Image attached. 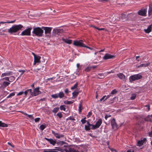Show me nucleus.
Masks as SVG:
<instances>
[{
    "instance_id": "1a4fd4ad",
    "label": "nucleus",
    "mask_w": 152,
    "mask_h": 152,
    "mask_svg": "<svg viewBox=\"0 0 152 152\" xmlns=\"http://www.w3.org/2000/svg\"><path fill=\"white\" fill-rule=\"evenodd\" d=\"M39 87H38L34 89L32 93H31L32 96H36L41 93V91H39Z\"/></svg>"
},
{
    "instance_id": "72a5a7b5",
    "label": "nucleus",
    "mask_w": 152,
    "mask_h": 152,
    "mask_svg": "<svg viewBox=\"0 0 152 152\" xmlns=\"http://www.w3.org/2000/svg\"><path fill=\"white\" fill-rule=\"evenodd\" d=\"M65 142L63 141H60L59 142H56V143H57L58 145H63L64 144H65Z\"/></svg>"
},
{
    "instance_id": "4c0bfd02",
    "label": "nucleus",
    "mask_w": 152,
    "mask_h": 152,
    "mask_svg": "<svg viewBox=\"0 0 152 152\" xmlns=\"http://www.w3.org/2000/svg\"><path fill=\"white\" fill-rule=\"evenodd\" d=\"M51 96L52 98L54 99H56L58 97V94H52L51 95Z\"/></svg>"
},
{
    "instance_id": "864d4df0",
    "label": "nucleus",
    "mask_w": 152,
    "mask_h": 152,
    "mask_svg": "<svg viewBox=\"0 0 152 152\" xmlns=\"http://www.w3.org/2000/svg\"><path fill=\"white\" fill-rule=\"evenodd\" d=\"M87 126H89L90 127L92 126V128H93V126L94 125H92V124H90L89 123V121H87Z\"/></svg>"
},
{
    "instance_id": "ddd939ff",
    "label": "nucleus",
    "mask_w": 152,
    "mask_h": 152,
    "mask_svg": "<svg viewBox=\"0 0 152 152\" xmlns=\"http://www.w3.org/2000/svg\"><path fill=\"white\" fill-rule=\"evenodd\" d=\"M115 57L114 56L110 55L109 53H106L103 57V59L104 60L112 59L113 58Z\"/></svg>"
},
{
    "instance_id": "a19ab883",
    "label": "nucleus",
    "mask_w": 152,
    "mask_h": 152,
    "mask_svg": "<svg viewBox=\"0 0 152 152\" xmlns=\"http://www.w3.org/2000/svg\"><path fill=\"white\" fill-rule=\"evenodd\" d=\"M15 78L14 76H11L10 77V82H12L14 80H15Z\"/></svg>"
},
{
    "instance_id": "a211bd4d",
    "label": "nucleus",
    "mask_w": 152,
    "mask_h": 152,
    "mask_svg": "<svg viewBox=\"0 0 152 152\" xmlns=\"http://www.w3.org/2000/svg\"><path fill=\"white\" fill-rule=\"evenodd\" d=\"M152 28V24L150 25L149 26H148L147 29H145L144 31L145 32L147 33H149L151 31V29Z\"/></svg>"
},
{
    "instance_id": "39448f33",
    "label": "nucleus",
    "mask_w": 152,
    "mask_h": 152,
    "mask_svg": "<svg viewBox=\"0 0 152 152\" xmlns=\"http://www.w3.org/2000/svg\"><path fill=\"white\" fill-rule=\"evenodd\" d=\"M63 32V29H54L53 30V34L54 36L58 37V36L60 35Z\"/></svg>"
},
{
    "instance_id": "aec40b11",
    "label": "nucleus",
    "mask_w": 152,
    "mask_h": 152,
    "mask_svg": "<svg viewBox=\"0 0 152 152\" xmlns=\"http://www.w3.org/2000/svg\"><path fill=\"white\" fill-rule=\"evenodd\" d=\"M62 40L65 42L70 44L72 43V40L71 39H64L63 38H62Z\"/></svg>"
},
{
    "instance_id": "69168bd1",
    "label": "nucleus",
    "mask_w": 152,
    "mask_h": 152,
    "mask_svg": "<svg viewBox=\"0 0 152 152\" xmlns=\"http://www.w3.org/2000/svg\"><path fill=\"white\" fill-rule=\"evenodd\" d=\"M64 92L66 94H67L69 92V90H68V88H66L64 91Z\"/></svg>"
},
{
    "instance_id": "7c9ffc66",
    "label": "nucleus",
    "mask_w": 152,
    "mask_h": 152,
    "mask_svg": "<svg viewBox=\"0 0 152 152\" xmlns=\"http://www.w3.org/2000/svg\"><path fill=\"white\" fill-rule=\"evenodd\" d=\"M98 75L100 77L97 76V77L99 79H102L104 78V74L102 73L99 74Z\"/></svg>"
},
{
    "instance_id": "58836bf2",
    "label": "nucleus",
    "mask_w": 152,
    "mask_h": 152,
    "mask_svg": "<svg viewBox=\"0 0 152 152\" xmlns=\"http://www.w3.org/2000/svg\"><path fill=\"white\" fill-rule=\"evenodd\" d=\"M15 92H12L10 93L8 96H7V98H9L11 97L12 96H14L15 95Z\"/></svg>"
},
{
    "instance_id": "dca6fc26",
    "label": "nucleus",
    "mask_w": 152,
    "mask_h": 152,
    "mask_svg": "<svg viewBox=\"0 0 152 152\" xmlns=\"http://www.w3.org/2000/svg\"><path fill=\"white\" fill-rule=\"evenodd\" d=\"M121 18L123 21H125L128 20L129 19L128 17V14H122L121 15Z\"/></svg>"
},
{
    "instance_id": "49530a36",
    "label": "nucleus",
    "mask_w": 152,
    "mask_h": 152,
    "mask_svg": "<svg viewBox=\"0 0 152 152\" xmlns=\"http://www.w3.org/2000/svg\"><path fill=\"white\" fill-rule=\"evenodd\" d=\"M106 95L104 96L101 99H100V101L101 102H102V101H103V102L105 100H105V99L106 98Z\"/></svg>"
},
{
    "instance_id": "e2e57ef3",
    "label": "nucleus",
    "mask_w": 152,
    "mask_h": 152,
    "mask_svg": "<svg viewBox=\"0 0 152 152\" xmlns=\"http://www.w3.org/2000/svg\"><path fill=\"white\" fill-rule=\"evenodd\" d=\"M145 107L147 108V109H148L147 111H148L150 109V105H146L145 106Z\"/></svg>"
},
{
    "instance_id": "c03bdc74",
    "label": "nucleus",
    "mask_w": 152,
    "mask_h": 152,
    "mask_svg": "<svg viewBox=\"0 0 152 152\" xmlns=\"http://www.w3.org/2000/svg\"><path fill=\"white\" fill-rule=\"evenodd\" d=\"M57 115L60 118H61L62 117V115L61 112H59L57 114Z\"/></svg>"
},
{
    "instance_id": "c756f323",
    "label": "nucleus",
    "mask_w": 152,
    "mask_h": 152,
    "mask_svg": "<svg viewBox=\"0 0 152 152\" xmlns=\"http://www.w3.org/2000/svg\"><path fill=\"white\" fill-rule=\"evenodd\" d=\"M79 93V92L77 91H75L72 93L73 96L74 97H76L78 94Z\"/></svg>"
},
{
    "instance_id": "5701e85b",
    "label": "nucleus",
    "mask_w": 152,
    "mask_h": 152,
    "mask_svg": "<svg viewBox=\"0 0 152 152\" xmlns=\"http://www.w3.org/2000/svg\"><path fill=\"white\" fill-rule=\"evenodd\" d=\"M12 72L11 71H10L7 73H2L1 75V77H4L6 76H9L12 75Z\"/></svg>"
},
{
    "instance_id": "09e8293b",
    "label": "nucleus",
    "mask_w": 152,
    "mask_h": 152,
    "mask_svg": "<svg viewBox=\"0 0 152 152\" xmlns=\"http://www.w3.org/2000/svg\"><path fill=\"white\" fill-rule=\"evenodd\" d=\"M64 103L66 104H71L73 103V102L70 101H65Z\"/></svg>"
},
{
    "instance_id": "79ce46f5",
    "label": "nucleus",
    "mask_w": 152,
    "mask_h": 152,
    "mask_svg": "<svg viewBox=\"0 0 152 152\" xmlns=\"http://www.w3.org/2000/svg\"><path fill=\"white\" fill-rule=\"evenodd\" d=\"M136 96V95L135 94H132V95L130 99L131 100H134L135 99Z\"/></svg>"
},
{
    "instance_id": "473e14b6",
    "label": "nucleus",
    "mask_w": 152,
    "mask_h": 152,
    "mask_svg": "<svg viewBox=\"0 0 152 152\" xmlns=\"http://www.w3.org/2000/svg\"><path fill=\"white\" fill-rule=\"evenodd\" d=\"M10 83L9 82H4L3 83V86L4 87H6L8 86Z\"/></svg>"
},
{
    "instance_id": "412c9836",
    "label": "nucleus",
    "mask_w": 152,
    "mask_h": 152,
    "mask_svg": "<svg viewBox=\"0 0 152 152\" xmlns=\"http://www.w3.org/2000/svg\"><path fill=\"white\" fill-rule=\"evenodd\" d=\"M148 15H152V4L150 3L149 5V10L148 11Z\"/></svg>"
},
{
    "instance_id": "b1692460",
    "label": "nucleus",
    "mask_w": 152,
    "mask_h": 152,
    "mask_svg": "<svg viewBox=\"0 0 152 152\" xmlns=\"http://www.w3.org/2000/svg\"><path fill=\"white\" fill-rule=\"evenodd\" d=\"M145 120L147 121L152 122V114L151 115H148L145 119Z\"/></svg>"
},
{
    "instance_id": "a878e982",
    "label": "nucleus",
    "mask_w": 152,
    "mask_h": 152,
    "mask_svg": "<svg viewBox=\"0 0 152 152\" xmlns=\"http://www.w3.org/2000/svg\"><path fill=\"white\" fill-rule=\"evenodd\" d=\"M144 143L143 140H139L137 142V146H142Z\"/></svg>"
},
{
    "instance_id": "423d86ee",
    "label": "nucleus",
    "mask_w": 152,
    "mask_h": 152,
    "mask_svg": "<svg viewBox=\"0 0 152 152\" xmlns=\"http://www.w3.org/2000/svg\"><path fill=\"white\" fill-rule=\"evenodd\" d=\"M73 44L75 46L83 47H84L85 45L83 43V41L82 40L74 41Z\"/></svg>"
},
{
    "instance_id": "2f4dec72",
    "label": "nucleus",
    "mask_w": 152,
    "mask_h": 152,
    "mask_svg": "<svg viewBox=\"0 0 152 152\" xmlns=\"http://www.w3.org/2000/svg\"><path fill=\"white\" fill-rule=\"evenodd\" d=\"M78 85V82H76V83L75 84V85L71 87V90H74L75 88H76L77 86Z\"/></svg>"
},
{
    "instance_id": "f3484780",
    "label": "nucleus",
    "mask_w": 152,
    "mask_h": 152,
    "mask_svg": "<svg viewBox=\"0 0 152 152\" xmlns=\"http://www.w3.org/2000/svg\"><path fill=\"white\" fill-rule=\"evenodd\" d=\"M120 16L118 15V16H114L112 18V20L113 22H116L117 21H119L120 20Z\"/></svg>"
},
{
    "instance_id": "6e6d98bb",
    "label": "nucleus",
    "mask_w": 152,
    "mask_h": 152,
    "mask_svg": "<svg viewBox=\"0 0 152 152\" xmlns=\"http://www.w3.org/2000/svg\"><path fill=\"white\" fill-rule=\"evenodd\" d=\"M40 118H35L34 121L36 122H38L40 120Z\"/></svg>"
},
{
    "instance_id": "6ab92c4d",
    "label": "nucleus",
    "mask_w": 152,
    "mask_h": 152,
    "mask_svg": "<svg viewBox=\"0 0 152 152\" xmlns=\"http://www.w3.org/2000/svg\"><path fill=\"white\" fill-rule=\"evenodd\" d=\"M136 15L135 13H131L128 14V17L129 19H133L134 17H135Z\"/></svg>"
},
{
    "instance_id": "e433bc0d",
    "label": "nucleus",
    "mask_w": 152,
    "mask_h": 152,
    "mask_svg": "<svg viewBox=\"0 0 152 152\" xmlns=\"http://www.w3.org/2000/svg\"><path fill=\"white\" fill-rule=\"evenodd\" d=\"M60 110H61L65 111L66 108H65V106L64 105H61L60 107Z\"/></svg>"
},
{
    "instance_id": "393cba45",
    "label": "nucleus",
    "mask_w": 152,
    "mask_h": 152,
    "mask_svg": "<svg viewBox=\"0 0 152 152\" xmlns=\"http://www.w3.org/2000/svg\"><path fill=\"white\" fill-rule=\"evenodd\" d=\"M150 64L149 63H146V64H140V65L138 66L137 67L138 68H139L140 67H145L146 66H149Z\"/></svg>"
},
{
    "instance_id": "ea45409f",
    "label": "nucleus",
    "mask_w": 152,
    "mask_h": 152,
    "mask_svg": "<svg viewBox=\"0 0 152 152\" xmlns=\"http://www.w3.org/2000/svg\"><path fill=\"white\" fill-rule=\"evenodd\" d=\"M46 127V126L44 125L43 124L41 125L40 126V129L42 131Z\"/></svg>"
},
{
    "instance_id": "0e129e2a",
    "label": "nucleus",
    "mask_w": 152,
    "mask_h": 152,
    "mask_svg": "<svg viewBox=\"0 0 152 152\" xmlns=\"http://www.w3.org/2000/svg\"><path fill=\"white\" fill-rule=\"evenodd\" d=\"M19 112L21 113H22L24 115H28L26 113H24V112H23V111H19Z\"/></svg>"
},
{
    "instance_id": "cd10ccee",
    "label": "nucleus",
    "mask_w": 152,
    "mask_h": 152,
    "mask_svg": "<svg viewBox=\"0 0 152 152\" xmlns=\"http://www.w3.org/2000/svg\"><path fill=\"white\" fill-rule=\"evenodd\" d=\"M58 94V97H59L60 98H61L64 97V94L63 92H60Z\"/></svg>"
},
{
    "instance_id": "2eb2a0df",
    "label": "nucleus",
    "mask_w": 152,
    "mask_h": 152,
    "mask_svg": "<svg viewBox=\"0 0 152 152\" xmlns=\"http://www.w3.org/2000/svg\"><path fill=\"white\" fill-rule=\"evenodd\" d=\"M52 133L54 134L56 138L58 139H60V138L64 137V135L62 134H60L58 133H56L55 132L53 131H52Z\"/></svg>"
},
{
    "instance_id": "5fc2aeb1",
    "label": "nucleus",
    "mask_w": 152,
    "mask_h": 152,
    "mask_svg": "<svg viewBox=\"0 0 152 152\" xmlns=\"http://www.w3.org/2000/svg\"><path fill=\"white\" fill-rule=\"evenodd\" d=\"M28 118L31 119H34V118L33 117L32 115H27Z\"/></svg>"
},
{
    "instance_id": "bb28decb",
    "label": "nucleus",
    "mask_w": 152,
    "mask_h": 152,
    "mask_svg": "<svg viewBox=\"0 0 152 152\" xmlns=\"http://www.w3.org/2000/svg\"><path fill=\"white\" fill-rule=\"evenodd\" d=\"M8 126L7 124L2 122L1 121H0V127H7Z\"/></svg>"
},
{
    "instance_id": "4d7b16f0",
    "label": "nucleus",
    "mask_w": 152,
    "mask_h": 152,
    "mask_svg": "<svg viewBox=\"0 0 152 152\" xmlns=\"http://www.w3.org/2000/svg\"><path fill=\"white\" fill-rule=\"evenodd\" d=\"M81 121L82 122V123L83 124L86 122V121L84 119H82L81 120Z\"/></svg>"
},
{
    "instance_id": "0eeeda50",
    "label": "nucleus",
    "mask_w": 152,
    "mask_h": 152,
    "mask_svg": "<svg viewBox=\"0 0 152 152\" xmlns=\"http://www.w3.org/2000/svg\"><path fill=\"white\" fill-rule=\"evenodd\" d=\"M32 29L31 27L28 28L27 29L22 31L20 34L21 36H30L31 34V30Z\"/></svg>"
},
{
    "instance_id": "f704fd0d",
    "label": "nucleus",
    "mask_w": 152,
    "mask_h": 152,
    "mask_svg": "<svg viewBox=\"0 0 152 152\" xmlns=\"http://www.w3.org/2000/svg\"><path fill=\"white\" fill-rule=\"evenodd\" d=\"M59 109L58 107H55L53 109V110L52 111L54 113H56L58 111Z\"/></svg>"
},
{
    "instance_id": "7ed1b4c3",
    "label": "nucleus",
    "mask_w": 152,
    "mask_h": 152,
    "mask_svg": "<svg viewBox=\"0 0 152 152\" xmlns=\"http://www.w3.org/2000/svg\"><path fill=\"white\" fill-rule=\"evenodd\" d=\"M43 31L45 30V36L46 37L50 38L51 36V31L52 28L47 27H42Z\"/></svg>"
},
{
    "instance_id": "774afa93",
    "label": "nucleus",
    "mask_w": 152,
    "mask_h": 152,
    "mask_svg": "<svg viewBox=\"0 0 152 152\" xmlns=\"http://www.w3.org/2000/svg\"><path fill=\"white\" fill-rule=\"evenodd\" d=\"M127 152H134V151L131 149H129L127 151Z\"/></svg>"
},
{
    "instance_id": "13d9d810",
    "label": "nucleus",
    "mask_w": 152,
    "mask_h": 152,
    "mask_svg": "<svg viewBox=\"0 0 152 152\" xmlns=\"http://www.w3.org/2000/svg\"><path fill=\"white\" fill-rule=\"evenodd\" d=\"M3 79L4 80H6V81H8L10 82V79L7 77H5Z\"/></svg>"
},
{
    "instance_id": "20e7f679",
    "label": "nucleus",
    "mask_w": 152,
    "mask_h": 152,
    "mask_svg": "<svg viewBox=\"0 0 152 152\" xmlns=\"http://www.w3.org/2000/svg\"><path fill=\"white\" fill-rule=\"evenodd\" d=\"M142 76L139 74L132 75L130 76L129 80L130 82L134 81L136 80H138L142 78Z\"/></svg>"
},
{
    "instance_id": "338daca9",
    "label": "nucleus",
    "mask_w": 152,
    "mask_h": 152,
    "mask_svg": "<svg viewBox=\"0 0 152 152\" xmlns=\"http://www.w3.org/2000/svg\"><path fill=\"white\" fill-rule=\"evenodd\" d=\"M110 96H111V95H109L106 96V98L105 99V100H106L107 99L109 98Z\"/></svg>"
},
{
    "instance_id": "f03ea898",
    "label": "nucleus",
    "mask_w": 152,
    "mask_h": 152,
    "mask_svg": "<svg viewBox=\"0 0 152 152\" xmlns=\"http://www.w3.org/2000/svg\"><path fill=\"white\" fill-rule=\"evenodd\" d=\"M23 26L21 24L16 25L13 26L8 30V32L11 34L16 33L19 30H21Z\"/></svg>"
},
{
    "instance_id": "c9c22d12",
    "label": "nucleus",
    "mask_w": 152,
    "mask_h": 152,
    "mask_svg": "<svg viewBox=\"0 0 152 152\" xmlns=\"http://www.w3.org/2000/svg\"><path fill=\"white\" fill-rule=\"evenodd\" d=\"M90 127V126H88L87 125H85V129L86 131H89L91 129Z\"/></svg>"
},
{
    "instance_id": "f8f14e48",
    "label": "nucleus",
    "mask_w": 152,
    "mask_h": 152,
    "mask_svg": "<svg viewBox=\"0 0 152 152\" xmlns=\"http://www.w3.org/2000/svg\"><path fill=\"white\" fill-rule=\"evenodd\" d=\"M102 123V120L101 119H99L98 121L96 122L95 125L93 126V128L91 129H95L99 128L101 125Z\"/></svg>"
},
{
    "instance_id": "f257e3e1",
    "label": "nucleus",
    "mask_w": 152,
    "mask_h": 152,
    "mask_svg": "<svg viewBox=\"0 0 152 152\" xmlns=\"http://www.w3.org/2000/svg\"><path fill=\"white\" fill-rule=\"evenodd\" d=\"M44 31L41 28L39 27H35L34 28L32 33L33 36L41 37L42 36Z\"/></svg>"
},
{
    "instance_id": "9d476101",
    "label": "nucleus",
    "mask_w": 152,
    "mask_h": 152,
    "mask_svg": "<svg viewBox=\"0 0 152 152\" xmlns=\"http://www.w3.org/2000/svg\"><path fill=\"white\" fill-rule=\"evenodd\" d=\"M147 12V8L141 9L138 12V14L140 15L143 16H146Z\"/></svg>"
},
{
    "instance_id": "603ef678",
    "label": "nucleus",
    "mask_w": 152,
    "mask_h": 152,
    "mask_svg": "<svg viewBox=\"0 0 152 152\" xmlns=\"http://www.w3.org/2000/svg\"><path fill=\"white\" fill-rule=\"evenodd\" d=\"M92 114V112H88V115H87V117L88 118H89V117H90L91 116V115Z\"/></svg>"
},
{
    "instance_id": "4be33fe9",
    "label": "nucleus",
    "mask_w": 152,
    "mask_h": 152,
    "mask_svg": "<svg viewBox=\"0 0 152 152\" xmlns=\"http://www.w3.org/2000/svg\"><path fill=\"white\" fill-rule=\"evenodd\" d=\"M117 75L119 77V78L121 79H124L125 78V76L123 73H119L117 74Z\"/></svg>"
},
{
    "instance_id": "3c124183",
    "label": "nucleus",
    "mask_w": 152,
    "mask_h": 152,
    "mask_svg": "<svg viewBox=\"0 0 152 152\" xmlns=\"http://www.w3.org/2000/svg\"><path fill=\"white\" fill-rule=\"evenodd\" d=\"M111 115L110 114H109V115L106 114V115H105V118L106 120H107V118H108L110 117H111Z\"/></svg>"
},
{
    "instance_id": "8fccbe9b",
    "label": "nucleus",
    "mask_w": 152,
    "mask_h": 152,
    "mask_svg": "<svg viewBox=\"0 0 152 152\" xmlns=\"http://www.w3.org/2000/svg\"><path fill=\"white\" fill-rule=\"evenodd\" d=\"M91 69V67H88L85 69V70L86 71L88 72Z\"/></svg>"
},
{
    "instance_id": "de8ad7c7",
    "label": "nucleus",
    "mask_w": 152,
    "mask_h": 152,
    "mask_svg": "<svg viewBox=\"0 0 152 152\" xmlns=\"http://www.w3.org/2000/svg\"><path fill=\"white\" fill-rule=\"evenodd\" d=\"M117 92V91L116 90V89H115L111 91V94H116Z\"/></svg>"
},
{
    "instance_id": "37998d69",
    "label": "nucleus",
    "mask_w": 152,
    "mask_h": 152,
    "mask_svg": "<svg viewBox=\"0 0 152 152\" xmlns=\"http://www.w3.org/2000/svg\"><path fill=\"white\" fill-rule=\"evenodd\" d=\"M82 107L81 104H80L79 106V112L80 113L82 111V110L83 109L82 108Z\"/></svg>"
},
{
    "instance_id": "6e6552de",
    "label": "nucleus",
    "mask_w": 152,
    "mask_h": 152,
    "mask_svg": "<svg viewBox=\"0 0 152 152\" xmlns=\"http://www.w3.org/2000/svg\"><path fill=\"white\" fill-rule=\"evenodd\" d=\"M64 147H65L64 150L66 152H79L77 150L73 148H70V147L66 145H64Z\"/></svg>"
},
{
    "instance_id": "bf43d9fd",
    "label": "nucleus",
    "mask_w": 152,
    "mask_h": 152,
    "mask_svg": "<svg viewBox=\"0 0 152 152\" xmlns=\"http://www.w3.org/2000/svg\"><path fill=\"white\" fill-rule=\"evenodd\" d=\"M24 93V92L23 91H21V92H19V93H18L17 94V96H20V95H22V94H23Z\"/></svg>"
},
{
    "instance_id": "a18cd8bd",
    "label": "nucleus",
    "mask_w": 152,
    "mask_h": 152,
    "mask_svg": "<svg viewBox=\"0 0 152 152\" xmlns=\"http://www.w3.org/2000/svg\"><path fill=\"white\" fill-rule=\"evenodd\" d=\"M53 149H48L45 150L44 151V152H53Z\"/></svg>"
},
{
    "instance_id": "c85d7f7f",
    "label": "nucleus",
    "mask_w": 152,
    "mask_h": 152,
    "mask_svg": "<svg viewBox=\"0 0 152 152\" xmlns=\"http://www.w3.org/2000/svg\"><path fill=\"white\" fill-rule=\"evenodd\" d=\"M50 143L53 145H55V144L56 143V140H54L53 139H51L50 141Z\"/></svg>"
},
{
    "instance_id": "052dcab7",
    "label": "nucleus",
    "mask_w": 152,
    "mask_h": 152,
    "mask_svg": "<svg viewBox=\"0 0 152 152\" xmlns=\"http://www.w3.org/2000/svg\"><path fill=\"white\" fill-rule=\"evenodd\" d=\"M19 72H22V73L20 75V76H21L22 74L25 72V71L23 70H19L18 71Z\"/></svg>"
},
{
    "instance_id": "680f3d73",
    "label": "nucleus",
    "mask_w": 152,
    "mask_h": 152,
    "mask_svg": "<svg viewBox=\"0 0 152 152\" xmlns=\"http://www.w3.org/2000/svg\"><path fill=\"white\" fill-rule=\"evenodd\" d=\"M27 91L28 92V93H29L31 95V93H32V89H29L27 90Z\"/></svg>"
},
{
    "instance_id": "4468645a",
    "label": "nucleus",
    "mask_w": 152,
    "mask_h": 152,
    "mask_svg": "<svg viewBox=\"0 0 152 152\" xmlns=\"http://www.w3.org/2000/svg\"><path fill=\"white\" fill-rule=\"evenodd\" d=\"M41 57L39 56H34V63L33 65H35L37 63H40V59Z\"/></svg>"
},
{
    "instance_id": "9b49d317",
    "label": "nucleus",
    "mask_w": 152,
    "mask_h": 152,
    "mask_svg": "<svg viewBox=\"0 0 152 152\" xmlns=\"http://www.w3.org/2000/svg\"><path fill=\"white\" fill-rule=\"evenodd\" d=\"M111 124L112 128L115 130H117L118 128V125L117 124L115 121V119L113 118L111 121Z\"/></svg>"
}]
</instances>
